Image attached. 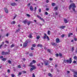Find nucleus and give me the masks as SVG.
<instances>
[{
	"label": "nucleus",
	"mask_w": 77,
	"mask_h": 77,
	"mask_svg": "<svg viewBox=\"0 0 77 77\" xmlns=\"http://www.w3.org/2000/svg\"><path fill=\"white\" fill-rule=\"evenodd\" d=\"M72 10L74 11V12H75V8H76V7H75V4H71L70 5H69V9H70L72 7Z\"/></svg>",
	"instance_id": "1"
},
{
	"label": "nucleus",
	"mask_w": 77,
	"mask_h": 77,
	"mask_svg": "<svg viewBox=\"0 0 77 77\" xmlns=\"http://www.w3.org/2000/svg\"><path fill=\"white\" fill-rule=\"evenodd\" d=\"M33 63L32 62H31L30 63V64L29 65V66H30V67H32V68H31L30 69V71L32 72L33 70L36 69V67L34 66V65H32Z\"/></svg>",
	"instance_id": "2"
},
{
	"label": "nucleus",
	"mask_w": 77,
	"mask_h": 77,
	"mask_svg": "<svg viewBox=\"0 0 77 77\" xmlns=\"http://www.w3.org/2000/svg\"><path fill=\"white\" fill-rule=\"evenodd\" d=\"M45 35L43 37V39H46V37H47V39H48V41H49L50 40V39H49V37L47 35L45 34H44Z\"/></svg>",
	"instance_id": "3"
},
{
	"label": "nucleus",
	"mask_w": 77,
	"mask_h": 77,
	"mask_svg": "<svg viewBox=\"0 0 77 77\" xmlns=\"http://www.w3.org/2000/svg\"><path fill=\"white\" fill-rule=\"evenodd\" d=\"M37 17L38 18H39V19H40V20H42V21H43L44 22H45V21H44V19H43V18L41 17V16H40L38 15H37Z\"/></svg>",
	"instance_id": "4"
},
{
	"label": "nucleus",
	"mask_w": 77,
	"mask_h": 77,
	"mask_svg": "<svg viewBox=\"0 0 77 77\" xmlns=\"http://www.w3.org/2000/svg\"><path fill=\"white\" fill-rule=\"evenodd\" d=\"M27 43H28V42L26 41V42L23 44V46L24 47H26L27 46Z\"/></svg>",
	"instance_id": "5"
},
{
	"label": "nucleus",
	"mask_w": 77,
	"mask_h": 77,
	"mask_svg": "<svg viewBox=\"0 0 77 77\" xmlns=\"http://www.w3.org/2000/svg\"><path fill=\"white\" fill-rule=\"evenodd\" d=\"M72 62V60L70 58L69 60H67V63H71Z\"/></svg>",
	"instance_id": "6"
},
{
	"label": "nucleus",
	"mask_w": 77,
	"mask_h": 77,
	"mask_svg": "<svg viewBox=\"0 0 77 77\" xmlns=\"http://www.w3.org/2000/svg\"><path fill=\"white\" fill-rule=\"evenodd\" d=\"M44 62L45 65H48V63L47 60H45V61H44Z\"/></svg>",
	"instance_id": "7"
},
{
	"label": "nucleus",
	"mask_w": 77,
	"mask_h": 77,
	"mask_svg": "<svg viewBox=\"0 0 77 77\" xmlns=\"http://www.w3.org/2000/svg\"><path fill=\"white\" fill-rule=\"evenodd\" d=\"M4 10L5 13H6L7 14H8V13L9 11H8V10L7 8H4Z\"/></svg>",
	"instance_id": "8"
},
{
	"label": "nucleus",
	"mask_w": 77,
	"mask_h": 77,
	"mask_svg": "<svg viewBox=\"0 0 77 77\" xmlns=\"http://www.w3.org/2000/svg\"><path fill=\"white\" fill-rule=\"evenodd\" d=\"M71 71H72V72H74V73L75 74V75H77V72L76 71H74V70L73 69H72L71 70Z\"/></svg>",
	"instance_id": "9"
},
{
	"label": "nucleus",
	"mask_w": 77,
	"mask_h": 77,
	"mask_svg": "<svg viewBox=\"0 0 77 77\" xmlns=\"http://www.w3.org/2000/svg\"><path fill=\"white\" fill-rule=\"evenodd\" d=\"M56 42H57V43H59L60 42V40L59 39V38H57L56 39Z\"/></svg>",
	"instance_id": "10"
},
{
	"label": "nucleus",
	"mask_w": 77,
	"mask_h": 77,
	"mask_svg": "<svg viewBox=\"0 0 77 77\" xmlns=\"http://www.w3.org/2000/svg\"><path fill=\"white\" fill-rule=\"evenodd\" d=\"M11 6H17V4L15 3H11Z\"/></svg>",
	"instance_id": "11"
},
{
	"label": "nucleus",
	"mask_w": 77,
	"mask_h": 77,
	"mask_svg": "<svg viewBox=\"0 0 77 77\" xmlns=\"http://www.w3.org/2000/svg\"><path fill=\"white\" fill-rule=\"evenodd\" d=\"M51 45H53V46H55L56 45H57L56 43L54 42L51 43Z\"/></svg>",
	"instance_id": "12"
},
{
	"label": "nucleus",
	"mask_w": 77,
	"mask_h": 77,
	"mask_svg": "<svg viewBox=\"0 0 77 77\" xmlns=\"http://www.w3.org/2000/svg\"><path fill=\"white\" fill-rule=\"evenodd\" d=\"M27 21H28V20H25L24 21H23V23L25 24H26L27 23Z\"/></svg>",
	"instance_id": "13"
},
{
	"label": "nucleus",
	"mask_w": 77,
	"mask_h": 77,
	"mask_svg": "<svg viewBox=\"0 0 77 77\" xmlns=\"http://www.w3.org/2000/svg\"><path fill=\"white\" fill-rule=\"evenodd\" d=\"M37 47H43L42 46V45L40 44H38L37 45Z\"/></svg>",
	"instance_id": "14"
},
{
	"label": "nucleus",
	"mask_w": 77,
	"mask_h": 77,
	"mask_svg": "<svg viewBox=\"0 0 77 77\" xmlns=\"http://www.w3.org/2000/svg\"><path fill=\"white\" fill-rule=\"evenodd\" d=\"M30 11H33V7H32V6H30Z\"/></svg>",
	"instance_id": "15"
},
{
	"label": "nucleus",
	"mask_w": 77,
	"mask_h": 77,
	"mask_svg": "<svg viewBox=\"0 0 77 77\" xmlns=\"http://www.w3.org/2000/svg\"><path fill=\"white\" fill-rule=\"evenodd\" d=\"M64 22L65 23H68V21H67V20L66 19H64Z\"/></svg>",
	"instance_id": "16"
},
{
	"label": "nucleus",
	"mask_w": 77,
	"mask_h": 77,
	"mask_svg": "<svg viewBox=\"0 0 77 77\" xmlns=\"http://www.w3.org/2000/svg\"><path fill=\"white\" fill-rule=\"evenodd\" d=\"M73 35V33H69L68 35L69 37H70L71 35Z\"/></svg>",
	"instance_id": "17"
},
{
	"label": "nucleus",
	"mask_w": 77,
	"mask_h": 77,
	"mask_svg": "<svg viewBox=\"0 0 77 77\" xmlns=\"http://www.w3.org/2000/svg\"><path fill=\"white\" fill-rule=\"evenodd\" d=\"M60 29H64V28H65V26H61L60 27Z\"/></svg>",
	"instance_id": "18"
},
{
	"label": "nucleus",
	"mask_w": 77,
	"mask_h": 77,
	"mask_svg": "<svg viewBox=\"0 0 77 77\" xmlns=\"http://www.w3.org/2000/svg\"><path fill=\"white\" fill-rule=\"evenodd\" d=\"M29 38H32V34H30L28 36Z\"/></svg>",
	"instance_id": "19"
},
{
	"label": "nucleus",
	"mask_w": 77,
	"mask_h": 77,
	"mask_svg": "<svg viewBox=\"0 0 77 77\" xmlns=\"http://www.w3.org/2000/svg\"><path fill=\"white\" fill-rule=\"evenodd\" d=\"M74 47H72L71 49V50L73 52L74 51Z\"/></svg>",
	"instance_id": "20"
},
{
	"label": "nucleus",
	"mask_w": 77,
	"mask_h": 77,
	"mask_svg": "<svg viewBox=\"0 0 77 77\" xmlns=\"http://www.w3.org/2000/svg\"><path fill=\"white\" fill-rule=\"evenodd\" d=\"M48 75L49 76V77H53V75H52L51 74V73H49L48 74Z\"/></svg>",
	"instance_id": "21"
},
{
	"label": "nucleus",
	"mask_w": 77,
	"mask_h": 77,
	"mask_svg": "<svg viewBox=\"0 0 77 77\" xmlns=\"http://www.w3.org/2000/svg\"><path fill=\"white\" fill-rule=\"evenodd\" d=\"M11 24H15V21H14L13 22H11Z\"/></svg>",
	"instance_id": "22"
},
{
	"label": "nucleus",
	"mask_w": 77,
	"mask_h": 77,
	"mask_svg": "<svg viewBox=\"0 0 77 77\" xmlns=\"http://www.w3.org/2000/svg\"><path fill=\"white\" fill-rule=\"evenodd\" d=\"M6 60V58H3L2 59V60H3V61H5V60Z\"/></svg>",
	"instance_id": "23"
},
{
	"label": "nucleus",
	"mask_w": 77,
	"mask_h": 77,
	"mask_svg": "<svg viewBox=\"0 0 77 77\" xmlns=\"http://www.w3.org/2000/svg\"><path fill=\"white\" fill-rule=\"evenodd\" d=\"M56 5V4L54 3H52V6H54Z\"/></svg>",
	"instance_id": "24"
},
{
	"label": "nucleus",
	"mask_w": 77,
	"mask_h": 77,
	"mask_svg": "<svg viewBox=\"0 0 77 77\" xmlns=\"http://www.w3.org/2000/svg\"><path fill=\"white\" fill-rule=\"evenodd\" d=\"M63 62H65V63H67V60H64L63 61Z\"/></svg>",
	"instance_id": "25"
},
{
	"label": "nucleus",
	"mask_w": 77,
	"mask_h": 77,
	"mask_svg": "<svg viewBox=\"0 0 77 77\" xmlns=\"http://www.w3.org/2000/svg\"><path fill=\"white\" fill-rule=\"evenodd\" d=\"M27 23L28 24V26H29V25H30V23H31V22H27Z\"/></svg>",
	"instance_id": "26"
},
{
	"label": "nucleus",
	"mask_w": 77,
	"mask_h": 77,
	"mask_svg": "<svg viewBox=\"0 0 77 77\" xmlns=\"http://www.w3.org/2000/svg\"><path fill=\"white\" fill-rule=\"evenodd\" d=\"M36 38L37 39H39L40 38V36H37Z\"/></svg>",
	"instance_id": "27"
},
{
	"label": "nucleus",
	"mask_w": 77,
	"mask_h": 77,
	"mask_svg": "<svg viewBox=\"0 0 77 77\" xmlns=\"http://www.w3.org/2000/svg\"><path fill=\"white\" fill-rule=\"evenodd\" d=\"M36 63V61H35V60H32V63Z\"/></svg>",
	"instance_id": "28"
},
{
	"label": "nucleus",
	"mask_w": 77,
	"mask_h": 77,
	"mask_svg": "<svg viewBox=\"0 0 77 77\" xmlns=\"http://www.w3.org/2000/svg\"><path fill=\"white\" fill-rule=\"evenodd\" d=\"M8 62L9 63H10V64H11V61L10 60H8Z\"/></svg>",
	"instance_id": "29"
},
{
	"label": "nucleus",
	"mask_w": 77,
	"mask_h": 77,
	"mask_svg": "<svg viewBox=\"0 0 77 77\" xmlns=\"http://www.w3.org/2000/svg\"><path fill=\"white\" fill-rule=\"evenodd\" d=\"M2 55H5V52H2Z\"/></svg>",
	"instance_id": "30"
},
{
	"label": "nucleus",
	"mask_w": 77,
	"mask_h": 77,
	"mask_svg": "<svg viewBox=\"0 0 77 77\" xmlns=\"http://www.w3.org/2000/svg\"><path fill=\"white\" fill-rule=\"evenodd\" d=\"M33 54L32 53H31L29 54V56H31L32 57V56H33Z\"/></svg>",
	"instance_id": "31"
},
{
	"label": "nucleus",
	"mask_w": 77,
	"mask_h": 77,
	"mask_svg": "<svg viewBox=\"0 0 77 77\" xmlns=\"http://www.w3.org/2000/svg\"><path fill=\"white\" fill-rule=\"evenodd\" d=\"M58 8L57 7H55L54 8V10H57Z\"/></svg>",
	"instance_id": "32"
},
{
	"label": "nucleus",
	"mask_w": 77,
	"mask_h": 77,
	"mask_svg": "<svg viewBox=\"0 0 77 77\" xmlns=\"http://www.w3.org/2000/svg\"><path fill=\"white\" fill-rule=\"evenodd\" d=\"M48 52H49L50 53H51V51H50V50L48 49Z\"/></svg>",
	"instance_id": "33"
},
{
	"label": "nucleus",
	"mask_w": 77,
	"mask_h": 77,
	"mask_svg": "<svg viewBox=\"0 0 77 77\" xmlns=\"http://www.w3.org/2000/svg\"><path fill=\"white\" fill-rule=\"evenodd\" d=\"M50 30H48V35H50Z\"/></svg>",
	"instance_id": "34"
},
{
	"label": "nucleus",
	"mask_w": 77,
	"mask_h": 77,
	"mask_svg": "<svg viewBox=\"0 0 77 77\" xmlns=\"http://www.w3.org/2000/svg\"><path fill=\"white\" fill-rule=\"evenodd\" d=\"M21 74H22V73H21V72H19V74H18V75H21Z\"/></svg>",
	"instance_id": "35"
},
{
	"label": "nucleus",
	"mask_w": 77,
	"mask_h": 77,
	"mask_svg": "<svg viewBox=\"0 0 77 77\" xmlns=\"http://www.w3.org/2000/svg\"><path fill=\"white\" fill-rule=\"evenodd\" d=\"M10 72H11V71H10V70L8 69L7 70V72H8V73H10Z\"/></svg>",
	"instance_id": "36"
},
{
	"label": "nucleus",
	"mask_w": 77,
	"mask_h": 77,
	"mask_svg": "<svg viewBox=\"0 0 77 77\" xmlns=\"http://www.w3.org/2000/svg\"><path fill=\"white\" fill-rule=\"evenodd\" d=\"M26 15L28 17H30V15L28 14H26Z\"/></svg>",
	"instance_id": "37"
},
{
	"label": "nucleus",
	"mask_w": 77,
	"mask_h": 77,
	"mask_svg": "<svg viewBox=\"0 0 77 77\" xmlns=\"http://www.w3.org/2000/svg\"><path fill=\"white\" fill-rule=\"evenodd\" d=\"M19 31H20V29H18V30H17L16 32H19Z\"/></svg>",
	"instance_id": "38"
},
{
	"label": "nucleus",
	"mask_w": 77,
	"mask_h": 77,
	"mask_svg": "<svg viewBox=\"0 0 77 77\" xmlns=\"http://www.w3.org/2000/svg\"><path fill=\"white\" fill-rule=\"evenodd\" d=\"M32 47H36V45H35V44H33L32 45Z\"/></svg>",
	"instance_id": "39"
},
{
	"label": "nucleus",
	"mask_w": 77,
	"mask_h": 77,
	"mask_svg": "<svg viewBox=\"0 0 77 77\" xmlns=\"http://www.w3.org/2000/svg\"><path fill=\"white\" fill-rule=\"evenodd\" d=\"M11 77H15V75H14L13 74H11Z\"/></svg>",
	"instance_id": "40"
},
{
	"label": "nucleus",
	"mask_w": 77,
	"mask_h": 77,
	"mask_svg": "<svg viewBox=\"0 0 77 77\" xmlns=\"http://www.w3.org/2000/svg\"><path fill=\"white\" fill-rule=\"evenodd\" d=\"M64 36H65V35H61V37H62V38H63Z\"/></svg>",
	"instance_id": "41"
},
{
	"label": "nucleus",
	"mask_w": 77,
	"mask_h": 77,
	"mask_svg": "<svg viewBox=\"0 0 77 77\" xmlns=\"http://www.w3.org/2000/svg\"><path fill=\"white\" fill-rule=\"evenodd\" d=\"M56 56L57 57H58V56H59V54H56Z\"/></svg>",
	"instance_id": "42"
},
{
	"label": "nucleus",
	"mask_w": 77,
	"mask_h": 77,
	"mask_svg": "<svg viewBox=\"0 0 77 77\" xmlns=\"http://www.w3.org/2000/svg\"><path fill=\"white\" fill-rule=\"evenodd\" d=\"M74 59H77V57L76 56H75L74 57Z\"/></svg>",
	"instance_id": "43"
},
{
	"label": "nucleus",
	"mask_w": 77,
	"mask_h": 77,
	"mask_svg": "<svg viewBox=\"0 0 77 77\" xmlns=\"http://www.w3.org/2000/svg\"><path fill=\"white\" fill-rule=\"evenodd\" d=\"M9 54V53L8 52H5V54Z\"/></svg>",
	"instance_id": "44"
},
{
	"label": "nucleus",
	"mask_w": 77,
	"mask_h": 77,
	"mask_svg": "<svg viewBox=\"0 0 77 77\" xmlns=\"http://www.w3.org/2000/svg\"><path fill=\"white\" fill-rule=\"evenodd\" d=\"M59 56L60 57H61V56H62V54H59Z\"/></svg>",
	"instance_id": "45"
},
{
	"label": "nucleus",
	"mask_w": 77,
	"mask_h": 77,
	"mask_svg": "<svg viewBox=\"0 0 77 77\" xmlns=\"http://www.w3.org/2000/svg\"><path fill=\"white\" fill-rule=\"evenodd\" d=\"M32 77H35V74H34V73L32 74Z\"/></svg>",
	"instance_id": "46"
},
{
	"label": "nucleus",
	"mask_w": 77,
	"mask_h": 77,
	"mask_svg": "<svg viewBox=\"0 0 77 77\" xmlns=\"http://www.w3.org/2000/svg\"><path fill=\"white\" fill-rule=\"evenodd\" d=\"M50 60H53V58H49Z\"/></svg>",
	"instance_id": "47"
},
{
	"label": "nucleus",
	"mask_w": 77,
	"mask_h": 77,
	"mask_svg": "<svg viewBox=\"0 0 77 77\" xmlns=\"http://www.w3.org/2000/svg\"><path fill=\"white\" fill-rule=\"evenodd\" d=\"M23 72L24 73V74H26V71H23Z\"/></svg>",
	"instance_id": "48"
},
{
	"label": "nucleus",
	"mask_w": 77,
	"mask_h": 77,
	"mask_svg": "<svg viewBox=\"0 0 77 77\" xmlns=\"http://www.w3.org/2000/svg\"><path fill=\"white\" fill-rule=\"evenodd\" d=\"M74 41H77V38H74Z\"/></svg>",
	"instance_id": "49"
},
{
	"label": "nucleus",
	"mask_w": 77,
	"mask_h": 77,
	"mask_svg": "<svg viewBox=\"0 0 77 77\" xmlns=\"http://www.w3.org/2000/svg\"><path fill=\"white\" fill-rule=\"evenodd\" d=\"M0 58L1 59H3V56H1L0 57Z\"/></svg>",
	"instance_id": "50"
},
{
	"label": "nucleus",
	"mask_w": 77,
	"mask_h": 77,
	"mask_svg": "<svg viewBox=\"0 0 77 77\" xmlns=\"http://www.w3.org/2000/svg\"><path fill=\"white\" fill-rule=\"evenodd\" d=\"M14 44H12V45H11V47L12 48V47H14Z\"/></svg>",
	"instance_id": "51"
},
{
	"label": "nucleus",
	"mask_w": 77,
	"mask_h": 77,
	"mask_svg": "<svg viewBox=\"0 0 77 77\" xmlns=\"http://www.w3.org/2000/svg\"><path fill=\"white\" fill-rule=\"evenodd\" d=\"M39 12H41V9H39Z\"/></svg>",
	"instance_id": "52"
},
{
	"label": "nucleus",
	"mask_w": 77,
	"mask_h": 77,
	"mask_svg": "<svg viewBox=\"0 0 77 77\" xmlns=\"http://www.w3.org/2000/svg\"><path fill=\"white\" fill-rule=\"evenodd\" d=\"M30 3H29L28 4V5L27 6H28L29 7L30 6Z\"/></svg>",
	"instance_id": "53"
},
{
	"label": "nucleus",
	"mask_w": 77,
	"mask_h": 77,
	"mask_svg": "<svg viewBox=\"0 0 77 77\" xmlns=\"http://www.w3.org/2000/svg\"><path fill=\"white\" fill-rule=\"evenodd\" d=\"M45 14L46 15H48V13L47 12H45Z\"/></svg>",
	"instance_id": "54"
},
{
	"label": "nucleus",
	"mask_w": 77,
	"mask_h": 77,
	"mask_svg": "<svg viewBox=\"0 0 77 77\" xmlns=\"http://www.w3.org/2000/svg\"><path fill=\"white\" fill-rule=\"evenodd\" d=\"M18 68H21V66L20 65L18 66Z\"/></svg>",
	"instance_id": "55"
},
{
	"label": "nucleus",
	"mask_w": 77,
	"mask_h": 77,
	"mask_svg": "<svg viewBox=\"0 0 77 77\" xmlns=\"http://www.w3.org/2000/svg\"><path fill=\"white\" fill-rule=\"evenodd\" d=\"M34 11H36V7H35L34 8Z\"/></svg>",
	"instance_id": "56"
},
{
	"label": "nucleus",
	"mask_w": 77,
	"mask_h": 77,
	"mask_svg": "<svg viewBox=\"0 0 77 77\" xmlns=\"http://www.w3.org/2000/svg\"><path fill=\"white\" fill-rule=\"evenodd\" d=\"M31 50H34V48H33L32 47L31 48Z\"/></svg>",
	"instance_id": "57"
},
{
	"label": "nucleus",
	"mask_w": 77,
	"mask_h": 77,
	"mask_svg": "<svg viewBox=\"0 0 77 77\" xmlns=\"http://www.w3.org/2000/svg\"><path fill=\"white\" fill-rule=\"evenodd\" d=\"M5 42H6V43H7V44H8L9 43V42L8 41H5Z\"/></svg>",
	"instance_id": "58"
},
{
	"label": "nucleus",
	"mask_w": 77,
	"mask_h": 77,
	"mask_svg": "<svg viewBox=\"0 0 77 77\" xmlns=\"http://www.w3.org/2000/svg\"><path fill=\"white\" fill-rule=\"evenodd\" d=\"M3 45H0V49L2 48V46Z\"/></svg>",
	"instance_id": "59"
},
{
	"label": "nucleus",
	"mask_w": 77,
	"mask_h": 77,
	"mask_svg": "<svg viewBox=\"0 0 77 77\" xmlns=\"http://www.w3.org/2000/svg\"><path fill=\"white\" fill-rule=\"evenodd\" d=\"M46 11H48V10H49V9L48 8H46Z\"/></svg>",
	"instance_id": "60"
},
{
	"label": "nucleus",
	"mask_w": 77,
	"mask_h": 77,
	"mask_svg": "<svg viewBox=\"0 0 77 77\" xmlns=\"http://www.w3.org/2000/svg\"><path fill=\"white\" fill-rule=\"evenodd\" d=\"M23 67H26V65H25V64H23Z\"/></svg>",
	"instance_id": "61"
},
{
	"label": "nucleus",
	"mask_w": 77,
	"mask_h": 77,
	"mask_svg": "<svg viewBox=\"0 0 77 77\" xmlns=\"http://www.w3.org/2000/svg\"><path fill=\"white\" fill-rule=\"evenodd\" d=\"M46 2V3H48V2H49V1H48V0H47Z\"/></svg>",
	"instance_id": "62"
},
{
	"label": "nucleus",
	"mask_w": 77,
	"mask_h": 77,
	"mask_svg": "<svg viewBox=\"0 0 77 77\" xmlns=\"http://www.w3.org/2000/svg\"><path fill=\"white\" fill-rule=\"evenodd\" d=\"M74 77H77V76H76V75H73Z\"/></svg>",
	"instance_id": "63"
},
{
	"label": "nucleus",
	"mask_w": 77,
	"mask_h": 77,
	"mask_svg": "<svg viewBox=\"0 0 77 77\" xmlns=\"http://www.w3.org/2000/svg\"><path fill=\"white\" fill-rule=\"evenodd\" d=\"M73 63H76V61H73Z\"/></svg>",
	"instance_id": "64"
}]
</instances>
